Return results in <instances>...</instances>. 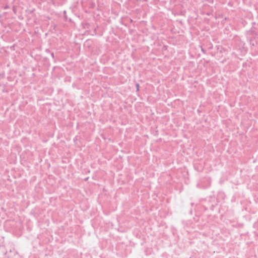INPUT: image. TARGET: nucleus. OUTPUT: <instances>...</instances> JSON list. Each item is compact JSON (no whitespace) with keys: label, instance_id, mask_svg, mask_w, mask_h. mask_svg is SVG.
<instances>
[{"label":"nucleus","instance_id":"obj_1","mask_svg":"<svg viewBox=\"0 0 258 258\" xmlns=\"http://www.w3.org/2000/svg\"><path fill=\"white\" fill-rule=\"evenodd\" d=\"M136 87H137V90H139V85L138 84H137Z\"/></svg>","mask_w":258,"mask_h":258}]
</instances>
